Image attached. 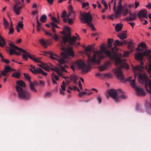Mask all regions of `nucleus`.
<instances>
[{"instance_id": "f257e3e1", "label": "nucleus", "mask_w": 151, "mask_h": 151, "mask_svg": "<svg viewBox=\"0 0 151 151\" xmlns=\"http://www.w3.org/2000/svg\"><path fill=\"white\" fill-rule=\"evenodd\" d=\"M101 50L94 51L92 58L89 54H86L88 59L87 61V65H86L83 61L81 60H78L74 63L75 65L78 66V68L82 69L81 73L85 74L87 73L89 70V68L92 65L95 64H99L101 60L104 58V43H102L100 46Z\"/></svg>"}, {"instance_id": "f03ea898", "label": "nucleus", "mask_w": 151, "mask_h": 151, "mask_svg": "<svg viewBox=\"0 0 151 151\" xmlns=\"http://www.w3.org/2000/svg\"><path fill=\"white\" fill-rule=\"evenodd\" d=\"M104 54L106 55L111 60H114L115 61V64L116 66L119 65V67H118L116 68L113 70L117 78L122 82L124 81H129L132 78V76H129L128 78L126 79L124 77V75L122 74V69L123 68L128 69L129 67L127 64L125 63L121 59L122 56L120 54L119 56L114 54L113 56H111L110 52L109 51H105L104 50Z\"/></svg>"}, {"instance_id": "7ed1b4c3", "label": "nucleus", "mask_w": 151, "mask_h": 151, "mask_svg": "<svg viewBox=\"0 0 151 151\" xmlns=\"http://www.w3.org/2000/svg\"><path fill=\"white\" fill-rule=\"evenodd\" d=\"M61 42L60 41L61 45L62 47L61 50L64 51V52H62L60 54V55L62 58H55L53 57L54 56L56 57H58V56L51 51L49 52L48 54L50 55L51 59L52 60H56L60 63L63 64L65 62V58L68 59H70V57H73L74 56V53L72 50H68L64 47L66 44H63V45H62Z\"/></svg>"}, {"instance_id": "20e7f679", "label": "nucleus", "mask_w": 151, "mask_h": 151, "mask_svg": "<svg viewBox=\"0 0 151 151\" xmlns=\"http://www.w3.org/2000/svg\"><path fill=\"white\" fill-rule=\"evenodd\" d=\"M9 45L12 48L9 49V52L10 55H12L14 54L16 55H20V52H17L14 49H16L19 51L20 52H23L24 53L22 55V57L23 60H24L27 61L28 59L27 56L29 58L32 60L34 61L36 63H40L41 62L40 60L37 58H35L34 55H30L28 52L23 50L22 48L19 47L12 43L9 44Z\"/></svg>"}, {"instance_id": "39448f33", "label": "nucleus", "mask_w": 151, "mask_h": 151, "mask_svg": "<svg viewBox=\"0 0 151 151\" xmlns=\"http://www.w3.org/2000/svg\"><path fill=\"white\" fill-rule=\"evenodd\" d=\"M132 68L134 73L135 77L138 75V80H141L145 83V87L146 91L151 95V89L150 90L148 89L147 75L145 73L136 72V71H138L139 72L142 71L144 68V67L142 66L137 65L135 67L132 66Z\"/></svg>"}, {"instance_id": "423d86ee", "label": "nucleus", "mask_w": 151, "mask_h": 151, "mask_svg": "<svg viewBox=\"0 0 151 151\" xmlns=\"http://www.w3.org/2000/svg\"><path fill=\"white\" fill-rule=\"evenodd\" d=\"M108 93L109 96L116 102H119L126 98L124 95L122 94V91L121 90L111 89L108 91Z\"/></svg>"}, {"instance_id": "0eeeda50", "label": "nucleus", "mask_w": 151, "mask_h": 151, "mask_svg": "<svg viewBox=\"0 0 151 151\" xmlns=\"http://www.w3.org/2000/svg\"><path fill=\"white\" fill-rule=\"evenodd\" d=\"M80 14L81 16L80 19L81 22L84 23H87L88 25L91 29L93 31H94L95 28L91 22L93 18L91 15L90 12H89L87 13H82L81 12Z\"/></svg>"}, {"instance_id": "6e6552de", "label": "nucleus", "mask_w": 151, "mask_h": 151, "mask_svg": "<svg viewBox=\"0 0 151 151\" xmlns=\"http://www.w3.org/2000/svg\"><path fill=\"white\" fill-rule=\"evenodd\" d=\"M16 88L19 98L25 100H28L31 98V94L29 91L24 90L19 86H16Z\"/></svg>"}, {"instance_id": "1a4fd4ad", "label": "nucleus", "mask_w": 151, "mask_h": 151, "mask_svg": "<svg viewBox=\"0 0 151 151\" xmlns=\"http://www.w3.org/2000/svg\"><path fill=\"white\" fill-rule=\"evenodd\" d=\"M62 38V41L61 42L62 45L63 44H66L68 43L69 45H72L75 44L77 40V37L74 36H71V34L68 33L64 37L61 36Z\"/></svg>"}, {"instance_id": "9d476101", "label": "nucleus", "mask_w": 151, "mask_h": 151, "mask_svg": "<svg viewBox=\"0 0 151 151\" xmlns=\"http://www.w3.org/2000/svg\"><path fill=\"white\" fill-rule=\"evenodd\" d=\"M150 51L148 49H146L143 52L141 53H137L135 54V59L141 61L143 60V57L146 56L149 57L148 60H151V55Z\"/></svg>"}, {"instance_id": "9b49d317", "label": "nucleus", "mask_w": 151, "mask_h": 151, "mask_svg": "<svg viewBox=\"0 0 151 151\" xmlns=\"http://www.w3.org/2000/svg\"><path fill=\"white\" fill-rule=\"evenodd\" d=\"M13 0L16 3L14 4L13 7V12L17 15H19L23 6L21 4L19 0Z\"/></svg>"}, {"instance_id": "f8f14e48", "label": "nucleus", "mask_w": 151, "mask_h": 151, "mask_svg": "<svg viewBox=\"0 0 151 151\" xmlns=\"http://www.w3.org/2000/svg\"><path fill=\"white\" fill-rule=\"evenodd\" d=\"M120 43V41L118 40H115V41L113 43V45L114 46V47L111 48V51L113 52L112 54V55L111 51L109 50H107L106 49V48L105 47V45H104V49L105 50V51H109L110 52L111 55V56H113L114 54H115V55H117V56H119V55L120 54H121V55H122L121 53H117L116 52H114L115 51H116L117 50V48H116L117 46L119 45V44Z\"/></svg>"}, {"instance_id": "ddd939ff", "label": "nucleus", "mask_w": 151, "mask_h": 151, "mask_svg": "<svg viewBox=\"0 0 151 151\" xmlns=\"http://www.w3.org/2000/svg\"><path fill=\"white\" fill-rule=\"evenodd\" d=\"M15 70L9 66H6L4 68L3 71L1 70L0 72L2 76H4L5 77L8 78L9 77L8 73L11 71H13Z\"/></svg>"}, {"instance_id": "4468645a", "label": "nucleus", "mask_w": 151, "mask_h": 151, "mask_svg": "<svg viewBox=\"0 0 151 151\" xmlns=\"http://www.w3.org/2000/svg\"><path fill=\"white\" fill-rule=\"evenodd\" d=\"M25 78L30 82L29 88L32 91L35 92H37V90L34 87L33 84L31 81L30 77L29 75L25 73H23Z\"/></svg>"}, {"instance_id": "2eb2a0df", "label": "nucleus", "mask_w": 151, "mask_h": 151, "mask_svg": "<svg viewBox=\"0 0 151 151\" xmlns=\"http://www.w3.org/2000/svg\"><path fill=\"white\" fill-rule=\"evenodd\" d=\"M134 89L137 95L142 96H145L146 95L145 91L143 89L137 87Z\"/></svg>"}, {"instance_id": "dca6fc26", "label": "nucleus", "mask_w": 151, "mask_h": 151, "mask_svg": "<svg viewBox=\"0 0 151 151\" xmlns=\"http://www.w3.org/2000/svg\"><path fill=\"white\" fill-rule=\"evenodd\" d=\"M147 12L145 10H140L137 14V16L140 20L142 21L143 20V18L145 17V15H147Z\"/></svg>"}, {"instance_id": "f3484780", "label": "nucleus", "mask_w": 151, "mask_h": 151, "mask_svg": "<svg viewBox=\"0 0 151 151\" xmlns=\"http://www.w3.org/2000/svg\"><path fill=\"white\" fill-rule=\"evenodd\" d=\"M114 5L113 6V10L115 12V15L114 17L116 18H118V17L120 16L122 13V10H119L118 9V10H116V1H115L114 2Z\"/></svg>"}, {"instance_id": "a211bd4d", "label": "nucleus", "mask_w": 151, "mask_h": 151, "mask_svg": "<svg viewBox=\"0 0 151 151\" xmlns=\"http://www.w3.org/2000/svg\"><path fill=\"white\" fill-rule=\"evenodd\" d=\"M129 14L130 16L126 19L127 21H133L136 18V14H133L130 12H129Z\"/></svg>"}, {"instance_id": "6ab92c4d", "label": "nucleus", "mask_w": 151, "mask_h": 151, "mask_svg": "<svg viewBox=\"0 0 151 151\" xmlns=\"http://www.w3.org/2000/svg\"><path fill=\"white\" fill-rule=\"evenodd\" d=\"M126 42H125V43L126 44H128V48L131 51H132L135 47L134 43L131 40L129 41H127Z\"/></svg>"}, {"instance_id": "aec40b11", "label": "nucleus", "mask_w": 151, "mask_h": 151, "mask_svg": "<svg viewBox=\"0 0 151 151\" xmlns=\"http://www.w3.org/2000/svg\"><path fill=\"white\" fill-rule=\"evenodd\" d=\"M126 32L122 31L120 35H118V37H119L120 39H124L126 38L127 37L126 34Z\"/></svg>"}, {"instance_id": "412c9836", "label": "nucleus", "mask_w": 151, "mask_h": 151, "mask_svg": "<svg viewBox=\"0 0 151 151\" xmlns=\"http://www.w3.org/2000/svg\"><path fill=\"white\" fill-rule=\"evenodd\" d=\"M123 25L122 24H117L115 26V29L116 32H118L122 29Z\"/></svg>"}, {"instance_id": "4be33fe9", "label": "nucleus", "mask_w": 151, "mask_h": 151, "mask_svg": "<svg viewBox=\"0 0 151 151\" xmlns=\"http://www.w3.org/2000/svg\"><path fill=\"white\" fill-rule=\"evenodd\" d=\"M114 41L113 39L108 38L107 40L108 47L109 48H111L112 46V43Z\"/></svg>"}, {"instance_id": "5701e85b", "label": "nucleus", "mask_w": 151, "mask_h": 151, "mask_svg": "<svg viewBox=\"0 0 151 151\" xmlns=\"http://www.w3.org/2000/svg\"><path fill=\"white\" fill-rule=\"evenodd\" d=\"M96 76L100 79H103L104 74L101 73L100 72H97L96 73Z\"/></svg>"}, {"instance_id": "b1692460", "label": "nucleus", "mask_w": 151, "mask_h": 151, "mask_svg": "<svg viewBox=\"0 0 151 151\" xmlns=\"http://www.w3.org/2000/svg\"><path fill=\"white\" fill-rule=\"evenodd\" d=\"M16 83L18 85L22 87H25L26 86L25 84L22 81H18Z\"/></svg>"}, {"instance_id": "393cba45", "label": "nucleus", "mask_w": 151, "mask_h": 151, "mask_svg": "<svg viewBox=\"0 0 151 151\" xmlns=\"http://www.w3.org/2000/svg\"><path fill=\"white\" fill-rule=\"evenodd\" d=\"M122 12L124 16H126L128 13H129V9L125 8H123L122 9Z\"/></svg>"}, {"instance_id": "a878e982", "label": "nucleus", "mask_w": 151, "mask_h": 151, "mask_svg": "<svg viewBox=\"0 0 151 151\" xmlns=\"http://www.w3.org/2000/svg\"><path fill=\"white\" fill-rule=\"evenodd\" d=\"M47 19V17L45 15H43L41 17L40 21L42 23L46 22Z\"/></svg>"}, {"instance_id": "bb28decb", "label": "nucleus", "mask_w": 151, "mask_h": 151, "mask_svg": "<svg viewBox=\"0 0 151 151\" xmlns=\"http://www.w3.org/2000/svg\"><path fill=\"white\" fill-rule=\"evenodd\" d=\"M20 73L19 72H15L13 73L12 76L13 77L17 78H20Z\"/></svg>"}, {"instance_id": "cd10ccee", "label": "nucleus", "mask_w": 151, "mask_h": 151, "mask_svg": "<svg viewBox=\"0 0 151 151\" xmlns=\"http://www.w3.org/2000/svg\"><path fill=\"white\" fill-rule=\"evenodd\" d=\"M92 49V47L91 45H89L87 47H85V51L86 52H91Z\"/></svg>"}, {"instance_id": "c85d7f7f", "label": "nucleus", "mask_w": 151, "mask_h": 151, "mask_svg": "<svg viewBox=\"0 0 151 151\" xmlns=\"http://www.w3.org/2000/svg\"><path fill=\"white\" fill-rule=\"evenodd\" d=\"M42 70L40 68H38L37 67H36L34 69V74H36L37 73H41Z\"/></svg>"}, {"instance_id": "c756f323", "label": "nucleus", "mask_w": 151, "mask_h": 151, "mask_svg": "<svg viewBox=\"0 0 151 151\" xmlns=\"http://www.w3.org/2000/svg\"><path fill=\"white\" fill-rule=\"evenodd\" d=\"M3 22L4 28L5 29H6L8 28L9 25V23L6 20V19L4 17L3 18Z\"/></svg>"}, {"instance_id": "7c9ffc66", "label": "nucleus", "mask_w": 151, "mask_h": 151, "mask_svg": "<svg viewBox=\"0 0 151 151\" xmlns=\"http://www.w3.org/2000/svg\"><path fill=\"white\" fill-rule=\"evenodd\" d=\"M135 80L133 79L131 80L130 83V85L134 89H135L136 87H137L136 86V84L135 82Z\"/></svg>"}, {"instance_id": "2f4dec72", "label": "nucleus", "mask_w": 151, "mask_h": 151, "mask_svg": "<svg viewBox=\"0 0 151 151\" xmlns=\"http://www.w3.org/2000/svg\"><path fill=\"white\" fill-rule=\"evenodd\" d=\"M110 62L109 61H106L104 62V70L108 69L110 66Z\"/></svg>"}, {"instance_id": "473e14b6", "label": "nucleus", "mask_w": 151, "mask_h": 151, "mask_svg": "<svg viewBox=\"0 0 151 151\" xmlns=\"http://www.w3.org/2000/svg\"><path fill=\"white\" fill-rule=\"evenodd\" d=\"M51 77L52 79H55L56 81L58 80L59 79V77L57 75L55 74L54 73H53L51 74Z\"/></svg>"}, {"instance_id": "72a5a7b5", "label": "nucleus", "mask_w": 151, "mask_h": 151, "mask_svg": "<svg viewBox=\"0 0 151 151\" xmlns=\"http://www.w3.org/2000/svg\"><path fill=\"white\" fill-rule=\"evenodd\" d=\"M40 43L45 48L47 47V44L43 39H41L40 40Z\"/></svg>"}, {"instance_id": "f704fd0d", "label": "nucleus", "mask_w": 151, "mask_h": 151, "mask_svg": "<svg viewBox=\"0 0 151 151\" xmlns=\"http://www.w3.org/2000/svg\"><path fill=\"white\" fill-rule=\"evenodd\" d=\"M63 29L66 32H68L67 34L69 33L70 34V29L68 26L65 27L63 28Z\"/></svg>"}, {"instance_id": "c9c22d12", "label": "nucleus", "mask_w": 151, "mask_h": 151, "mask_svg": "<svg viewBox=\"0 0 151 151\" xmlns=\"http://www.w3.org/2000/svg\"><path fill=\"white\" fill-rule=\"evenodd\" d=\"M78 79V77L76 75H71L70 76V81L73 80V81L77 80Z\"/></svg>"}, {"instance_id": "e433bc0d", "label": "nucleus", "mask_w": 151, "mask_h": 151, "mask_svg": "<svg viewBox=\"0 0 151 151\" xmlns=\"http://www.w3.org/2000/svg\"><path fill=\"white\" fill-rule=\"evenodd\" d=\"M59 63L61 64V65H60V67L61 68V71L63 72H66L67 70L66 69L64 68V67L63 66V65L65 63V62L63 64H62L59 62Z\"/></svg>"}, {"instance_id": "4c0bfd02", "label": "nucleus", "mask_w": 151, "mask_h": 151, "mask_svg": "<svg viewBox=\"0 0 151 151\" xmlns=\"http://www.w3.org/2000/svg\"><path fill=\"white\" fill-rule=\"evenodd\" d=\"M66 85L65 84L64 81L63 82L62 85H61V87L63 91H65L66 90Z\"/></svg>"}, {"instance_id": "58836bf2", "label": "nucleus", "mask_w": 151, "mask_h": 151, "mask_svg": "<svg viewBox=\"0 0 151 151\" xmlns=\"http://www.w3.org/2000/svg\"><path fill=\"white\" fill-rule=\"evenodd\" d=\"M55 41H57L58 40L59 37L58 36L55 34H54L52 35V36L51 37Z\"/></svg>"}, {"instance_id": "ea45409f", "label": "nucleus", "mask_w": 151, "mask_h": 151, "mask_svg": "<svg viewBox=\"0 0 151 151\" xmlns=\"http://www.w3.org/2000/svg\"><path fill=\"white\" fill-rule=\"evenodd\" d=\"M122 1L119 0L118 3V9L119 10H122Z\"/></svg>"}, {"instance_id": "a19ab883", "label": "nucleus", "mask_w": 151, "mask_h": 151, "mask_svg": "<svg viewBox=\"0 0 151 151\" xmlns=\"http://www.w3.org/2000/svg\"><path fill=\"white\" fill-rule=\"evenodd\" d=\"M112 76L111 74L109 73H104V78H109L111 77Z\"/></svg>"}, {"instance_id": "79ce46f5", "label": "nucleus", "mask_w": 151, "mask_h": 151, "mask_svg": "<svg viewBox=\"0 0 151 151\" xmlns=\"http://www.w3.org/2000/svg\"><path fill=\"white\" fill-rule=\"evenodd\" d=\"M43 29V31H44V32H45V35H48L50 37L52 36V33H50V32H47L46 31V30H45L43 29Z\"/></svg>"}, {"instance_id": "37998d69", "label": "nucleus", "mask_w": 151, "mask_h": 151, "mask_svg": "<svg viewBox=\"0 0 151 151\" xmlns=\"http://www.w3.org/2000/svg\"><path fill=\"white\" fill-rule=\"evenodd\" d=\"M40 61L41 62L38 63H40L41 64H38V65L42 68H43L46 65L45 63H43L42 61Z\"/></svg>"}, {"instance_id": "c03bdc74", "label": "nucleus", "mask_w": 151, "mask_h": 151, "mask_svg": "<svg viewBox=\"0 0 151 151\" xmlns=\"http://www.w3.org/2000/svg\"><path fill=\"white\" fill-rule=\"evenodd\" d=\"M67 13V12L65 11H64L60 15V17L62 18L65 17L66 16Z\"/></svg>"}, {"instance_id": "a18cd8bd", "label": "nucleus", "mask_w": 151, "mask_h": 151, "mask_svg": "<svg viewBox=\"0 0 151 151\" xmlns=\"http://www.w3.org/2000/svg\"><path fill=\"white\" fill-rule=\"evenodd\" d=\"M146 46V44L145 43L142 42L138 45V47H144Z\"/></svg>"}, {"instance_id": "49530a36", "label": "nucleus", "mask_w": 151, "mask_h": 151, "mask_svg": "<svg viewBox=\"0 0 151 151\" xmlns=\"http://www.w3.org/2000/svg\"><path fill=\"white\" fill-rule=\"evenodd\" d=\"M14 32V29L13 27H9V35L12 34Z\"/></svg>"}, {"instance_id": "de8ad7c7", "label": "nucleus", "mask_w": 151, "mask_h": 151, "mask_svg": "<svg viewBox=\"0 0 151 151\" xmlns=\"http://www.w3.org/2000/svg\"><path fill=\"white\" fill-rule=\"evenodd\" d=\"M51 19L53 22H55L57 24L58 23V21L56 18L55 17H52L51 18Z\"/></svg>"}, {"instance_id": "09e8293b", "label": "nucleus", "mask_w": 151, "mask_h": 151, "mask_svg": "<svg viewBox=\"0 0 151 151\" xmlns=\"http://www.w3.org/2000/svg\"><path fill=\"white\" fill-rule=\"evenodd\" d=\"M89 5V3L88 2H86V3H83L82 4V7L83 8H85L86 6Z\"/></svg>"}, {"instance_id": "8fccbe9b", "label": "nucleus", "mask_w": 151, "mask_h": 151, "mask_svg": "<svg viewBox=\"0 0 151 151\" xmlns=\"http://www.w3.org/2000/svg\"><path fill=\"white\" fill-rule=\"evenodd\" d=\"M147 85L148 84V86L149 87L150 89H151V81L149 79H148V78H147Z\"/></svg>"}, {"instance_id": "3c124183", "label": "nucleus", "mask_w": 151, "mask_h": 151, "mask_svg": "<svg viewBox=\"0 0 151 151\" xmlns=\"http://www.w3.org/2000/svg\"><path fill=\"white\" fill-rule=\"evenodd\" d=\"M1 61L3 63H4L7 64H8L9 63V60H8L4 58L1 59Z\"/></svg>"}, {"instance_id": "603ef678", "label": "nucleus", "mask_w": 151, "mask_h": 151, "mask_svg": "<svg viewBox=\"0 0 151 151\" xmlns=\"http://www.w3.org/2000/svg\"><path fill=\"white\" fill-rule=\"evenodd\" d=\"M147 71L148 73H151V63H150L149 65V68L147 70Z\"/></svg>"}, {"instance_id": "864d4df0", "label": "nucleus", "mask_w": 151, "mask_h": 151, "mask_svg": "<svg viewBox=\"0 0 151 151\" xmlns=\"http://www.w3.org/2000/svg\"><path fill=\"white\" fill-rule=\"evenodd\" d=\"M99 70L100 71H103L104 70V65H102L99 68Z\"/></svg>"}, {"instance_id": "5fc2aeb1", "label": "nucleus", "mask_w": 151, "mask_h": 151, "mask_svg": "<svg viewBox=\"0 0 151 151\" xmlns=\"http://www.w3.org/2000/svg\"><path fill=\"white\" fill-rule=\"evenodd\" d=\"M62 78H64L66 81H67V80H68V82L69 83L70 82V77H68L67 76H63L62 77Z\"/></svg>"}, {"instance_id": "6e6d98bb", "label": "nucleus", "mask_w": 151, "mask_h": 151, "mask_svg": "<svg viewBox=\"0 0 151 151\" xmlns=\"http://www.w3.org/2000/svg\"><path fill=\"white\" fill-rule=\"evenodd\" d=\"M129 52L127 51H126L124 53L123 56L127 57L129 55Z\"/></svg>"}, {"instance_id": "4d7b16f0", "label": "nucleus", "mask_w": 151, "mask_h": 151, "mask_svg": "<svg viewBox=\"0 0 151 151\" xmlns=\"http://www.w3.org/2000/svg\"><path fill=\"white\" fill-rule=\"evenodd\" d=\"M51 95V93L50 92H48L45 93V97H49Z\"/></svg>"}, {"instance_id": "13d9d810", "label": "nucleus", "mask_w": 151, "mask_h": 151, "mask_svg": "<svg viewBox=\"0 0 151 151\" xmlns=\"http://www.w3.org/2000/svg\"><path fill=\"white\" fill-rule=\"evenodd\" d=\"M23 25L22 23L19 22L18 23L17 25V27H18L19 28H20L22 29L23 28Z\"/></svg>"}, {"instance_id": "bf43d9fd", "label": "nucleus", "mask_w": 151, "mask_h": 151, "mask_svg": "<svg viewBox=\"0 0 151 151\" xmlns=\"http://www.w3.org/2000/svg\"><path fill=\"white\" fill-rule=\"evenodd\" d=\"M46 66H45L43 68L47 71H50V70H49V69H50V67H47Z\"/></svg>"}, {"instance_id": "052dcab7", "label": "nucleus", "mask_w": 151, "mask_h": 151, "mask_svg": "<svg viewBox=\"0 0 151 151\" xmlns=\"http://www.w3.org/2000/svg\"><path fill=\"white\" fill-rule=\"evenodd\" d=\"M68 9L71 12V13H73V9L72 6L71 5H70L68 6Z\"/></svg>"}, {"instance_id": "680f3d73", "label": "nucleus", "mask_w": 151, "mask_h": 151, "mask_svg": "<svg viewBox=\"0 0 151 151\" xmlns=\"http://www.w3.org/2000/svg\"><path fill=\"white\" fill-rule=\"evenodd\" d=\"M97 99L99 104H101L102 101L101 98L100 96H98L97 98Z\"/></svg>"}, {"instance_id": "e2e57ef3", "label": "nucleus", "mask_w": 151, "mask_h": 151, "mask_svg": "<svg viewBox=\"0 0 151 151\" xmlns=\"http://www.w3.org/2000/svg\"><path fill=\"white\" fill-rule=\"evenodd\" d=\"M128 23L130 24L132 28L134 27L135 25V23L133 22H128Z\"/></svg>"}, {"instance_id": "0e129e2a", "label": "nucleus", "mask_w": 151, "mask_h": 151, "mask_svg": "<svg viewBox=\"0 0 151 151\" xmlns=\"http://www.w3.org/2000/svg\"><path fill=\"white\" fill-rule=\"evenodd\" d=\"M86 93V92H82L80 93H79L78 95L80 97H81L82 96H83L84 94H85Z\"/></svg>"}, {"instance_id": "69168bd1", "label": "nucleus", "mask_w": 151, "mask_h": 151, "mask_svg": "<svg viewBox=\"0 0 151 151\" xmlns=\"http://www.w3.org/2000/svg\"><path fill=\"white\" fill-rule=\"evenodd\" d=\"M54 0H47V2L50 5H52Z\"/></svg>"}, {"instance_id": "338daca9", "label": "nucleus", "mask_w": 151, "mask_h": 151, "mask_svg": "<svg viewBox=\"0 0 151 151\" xmlns=\"http://www.w3.org/2000/svg\"><path fill=\"white\" fill-rule=\"evenodd\" d=\"M73 23V21L70 18H69L68 20V23L69 24H71Z\"/></svg>"}, {"instance_id": "774afa93", "label": "nucleus", "mask_w": 151, "mask_h": 151, "mask_svg": "<svg viewBox=\"0 0 151 151\" xmlns=\"http://www.w3.org/2000/svg\"><path fill=\"white\" fill-rule=\"evenodd\" d=\"M146 7L148 9H151V4L150 3H148V4L146 6Z\"/></svg>"}]
</instances>
